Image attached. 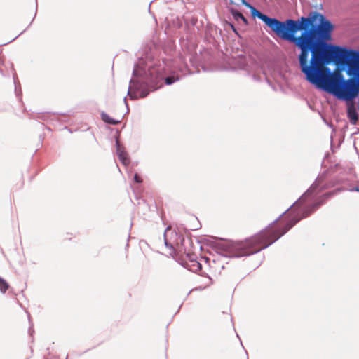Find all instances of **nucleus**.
<instances>
[{
	"mask_svg": "<svg viewBox=\"0 0 359 359\" xmlns=\"http://www.w3.org/2000/svg\"><path fill=\"white\" fill-rule=\"evenodd\" d=\"M134 180L135 181V182L137 183H141L142 182V178L140 177V176L138 175V174H135V176H134Z\"/></svg>",
	"mask_w": 359,
	"mask_h": 359,
	"instance_id": "obj_11",
	"label": "nucleus"
},
{
	"mask_svg": "<svg viewBox=\"0 0 359 359\" xmlns=\"http://www.w3.org/2000/svg\"><path fill=\"white\" fill-rule=\"evenodd\" d=\"M253 17L262 20L278 37L293 43L300 50L298 60L301 71L310 82L325 41L332 40L334 26L323 15L311 12L298 20L281 22L263 14L249 4Z\"/></svg>",
	"mask_w": 359,
	"mask_h": 359,
	"instance_id": "obj_1",
	"label": "nucleus"
},
{
	"mask_svg": "<svg viewBox=\"0 0 359 359\" xmlns=\"http://www.w3.org/2000/svg\"><path fill=\"white\" fill-rule=\"evenodd\" d=\"M231 27H232V29L236 32V29H234V27L232 26V25H231Z\"/></svg>",
	"mask_w": 359,
	"mask_h": 359,
	"instance_id": "obj_12",
	"label": "nucleus"
},
{
	"mask_svg": "<svg viewBox=\"0 0 359 359\" xmlns=\"http://www.w3.org/2000/svg\"><path fill=\"white\" fill-rule=\"evenodd\" d=\"M101 118L103 121H104L107 123L111 124V125H116L120 123V121H116L112 118H111L108 114H107L104 112H102L101 114Z\"/></svg>",
	"mask_w": 359,
	"mask_h": 359,
	"instance_id": "obj_6",
	"label": "nucleus"
},
{
	"mask_svg": "<svg viewBox=\"0 0 359 359\" xmlns=\"http://www.w3.org/2000/svg\"><path fill=\"white\" fill-rule=\"evenodd\" d=\"M117 154L121 163L124 165H128L130 163V158H128V154L124 151L123 148L118 145L117 148Z\"/></svg>",
	"mask_w": 359,
	"mask_h": 359,
	"instance_id": "obj_5",
	"label": "nucleus"
},
{
	"mask_svg": "<svg viewBox=\"0 0 359 359\" xmlns=\"http://www.w3.org/2000/svg\"><path fill=\"white\" fill-rule=\"evenodd\" d=\"M324 202L321 199L305 208L301 216H286L280 217L270 224L265 229L246 240L231 245V254L234 257L248 256L257 253L270 246L286 233L299 220L309 217Z\"/></svg>",
	"mask_w": 359,
	"mask_h": 359,
	"instance_id": "obj_2",
	"label": "nucleus"
},
{
	"mask_svg": "<svg viewBox=\"0 0 359 359\" xmlns=\"http://www.w3.org/2000/svg\"><path fill=\"white\" fill-rule=\"evenodd\" d=\"M177 79H175L174 76H169L165 79V83L168 85H170L173 83Z\"/></svg>",
	"mask_w": 359,
	"mask_h": 359,
	"instance_id": "obj_10",
	"label": "nucleus"
},
{
	"mask_svg": "<svg viewBox=\"0 0 359 359\" xmlns=\"http://www.w3.org/2000/svg\"><path fill=\"white\" fill-rule=\"evenodd\" d=\"M9 288V284L2 278L0 277V291L5 293Z\"/></svg>",
	"mask_w": 359,
	"mask_h": 359,
	"instance_id": "obj_8",
	"label": "nucleus"
},
{
	"mask_svg": "<svg viewBox=\"0 0 359 359\" xmlns=\"http://www.w3.org/2000/svg\"><path fill=\"white\" fill-rule=\"evenodd\" d=\"M229 4L233 6H239L241 4H247L245 0H229Z\"/></svg>",
	"mask_w": 359,
	"mask_h": 359,
	"instance_id": "obj_9",
	"label": "nucleus"
},
{
	"mask_svg": "<svg viewBox=\"0 0 359 359\" xmlns=\"http://www.w3.org/2000/svg\"><path fill=\"white\" fill-rule=\"evenodd\" d=\"M230 11L235 20L237 21L241 20L245 24H247V20L241 13L238 12L233 8H231Z\"/></svg>",
	"mask_w": 359,
	"mask_h": 359,
	"instance_id": "obj_7",
	"label": "nucleus"
},
{
	"mask_svg": "<svg viewBox=\"0 0 359 359\" xmlns=\"http://www.w3.org/2000/svg\"><path fill=\"white\" fill-rule=\"evenodd\" d=\"M187 245H189V241H184L182 239L181 243L177 245L176 252L177 254L182 258V260L187 262V260L193 262V266L196 265L198 267L201 266V264L196 261V255L193 252L191 249H187Z\"/></svg>",
	"mask_w": 359,
	"mask_h": 359,
	"instance_id": "obj_3",
	"label": "nucleus"
},
{
	"mask_svg": "<svg viewBox=\"0 0 359 359\" xmlns=\"http://www.w3.org/2000/svg\"><path fill=\"white\" fill-rule=\"evenodd\" d=\"M347 116L352 125H355L358 121V115L354 104H351L347 109Z\"/></svg>",
	"mask_w": 359,
	"mask_h": 359,
	"instance_id": "obj_4",
	"label": "nucleus"
}]
</instances>
